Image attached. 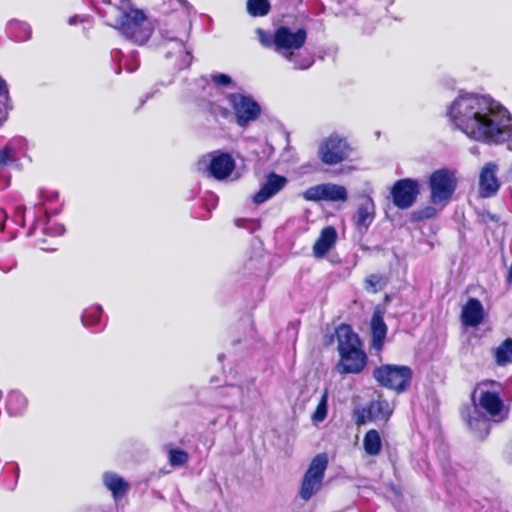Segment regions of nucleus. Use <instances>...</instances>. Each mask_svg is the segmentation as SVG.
Listing matches in <instances>:
<instances>
[{
    "mask_svg": "<svg viewBox=\"0 0 512 512\" xmlns=\"http://www.w3.org/2000/svg\"><path fill=\"white\" fill-rule=\"evenodd\" d=\"M447 115L456 129L476 142L499 145L512 138L511 113L488 95L460 93Z\"/></svg>",
    "mask_w": 512,
    "mask_h": 512,
    "instance_id": "f257e3e1",
    "label": "nucleus"
},
{
    "mask_svg": "<svg viewBox=\"0 0 512 512\" xmlns=\"http://www.w3.org/2000/svg\"><path fill=\"white\" fill-rule=\"evenodd\" d=\"M501 384L486 380L478 383L472 393L473 411L468 415V425L476 437L483 439L490 431V420L499 422L505 418L502 414L504 402L501 398Z\"/></svg>",
    "mask_w": 512,
    "mask_h": 512,
    "instance_id": "f03ea898",
    "label": "nucleus"
},
{
    "mask_svg": "<svg viewBox=\"0 0 512 512\" xmlns=\"http://www.w3.org/2000/svg\"><path fill=\"white\" fill-rule=\"evenodd\" d=\"M306 39L307 32L305 29L293 30L287 26H280L274 32V50L292 63L294 69H308L312 66L314 60L311 56L300 53Z\"/></svg>",
    "mask_w": 512,
    "mask_h": 512,
    "instance_id": "7ed1b4c3",
    "label": "nucleus"
},
{
    "mask_svg": "<svg viewBox=\"0 0 512 512\" xmlns=\"http://www.w3.org/2000/svg\"><path fill=\"white\" fill-rule=\"evenodd\" d=\"M340 362L337 369L341 374L360 373L367 361L366 354L361 349L359 337L349 325L342 324L336 330Z\"/></svg>",
    "mask_w": 512,
    "mask_h": 512,
    "instance_id": "20e7f679",
    "label": "nucleus"
},
{
    "mask_svg": "<svg viewBox=\"0 0 512 512\" xmlns=\"http://www.w3.org/2000/svg\"><path fill=\"white\" fill-rule=\"evenodd\" d=\"M111 26L120 30L127 39L139 45L144 44L152 33L144 12L139 9L132 8L124 12Z\"/></svg>",
    "mask_w": 512,
    "mask_h": 512,
    "instance_id": "39448f33",
    "label": "nucleus"
},
{
    "mask_svg": "<svg viewBox=\"0 0 512 512\" xmlns=\"http://www.w3.org/2000/svg\"><path fill=\"white\" fill-rule=\"evenodd\" d=\"M352 150L347 138L334 132L320 141L317 154L322 163L333 166L348 160Z\"/></svg>",
    "mask_w": 512,
    "mask_h": 512,
    "instance_id": "423d86ee",
    "label": "nucleus"
},
{
    "mask_svg": "<svg viewBox=\"0 0 512 512\" xmlns=\"http://www.w3.org/2000/svg\"><path fill=\"white\" fill-rule=\"evenodd\" d=\"M412 374V369L405 365L385 364L373 371L374 378L381 386L398 393L409 388Z\"/></svg>",
    "mask_w": 512,
    "mask_h": 512,
    "instance_id": "0eeeda50",
    "label": "nucleus"
},
{
    "mask_svg": "<svg viewBox=\"0 0 512 512\" xmlns=\"http://www.w3.org/2000/svg\"><path fill=\"white\" fill-rule=\"evenodd\" d=\"M59 195L56 191H48L41 190L39 193L40 202L37 207H40V210L44 212L45 216L43 218H38L34 221L32 227L29 229L27 235L32 236L38 226L41 227L43 234L49 235L52 237L61 236L65 232V228L63 225L55 222H51L48 219V214L50 212L57 213L58 209H51V205L58 202Z\"/></svg>",
    "mask_w": 512,
    "mask_h": 512,
    "instance_id": "6e6552de",
    "label": "nucleus"
},
{
    "mask_svg": "<svg viewBox=\"0 0 512 512\" xmlns=\"http://www.w3.org/2000/svg\"><path fill=\"white\" fill-rule=\"evenodd\" d=\"M327 465L328 458L326 454H318L312 459L304 474L299 492L303 500L308 501L320 490Z\"/></svg>",
    "mask_w": 512,
    "mask_h": 512,
    "instance_id": "1a4fd4ad",
    "label": "nucleus"
},
{
    "mask_svg": "<svg viewBox=\"0 0 512 512\" xmlns=\"http://www.w3.org/2000/svg\"><path fill=\"white\" fill-rule=\"evenodd\" d=\"M457 181L452 172L447 169H439L433 172L429 178L431 190L430 200L434 205L445 206L451 199Z\"/></svg>",
    "mask_w": 512,
    "mask_h": 512,
    "instance_id": "9d476101",
    "label": "nucleus"
},
{
    "mask_svg": "<svg viewBox=\"0 0 512 512\" xmlns=\"http://www.w3.org/2000/svg\"><path fill=\"white\" fill-rule=\"evenodd\" d=\"M226 99L233 110L236 123L241 127L255 121L261 113L260 105L249 95L230 93L226 95Z\"/></svg>",
    "mask_w": 512,
    "mask_h": 512,
    "instance_id": "9b49d317",
    "label": "nucleus"
},
{
    "mask_svg": "<svg viewBox=\"0 0 512 512\" xmlns=\"http://www.w3.org/2000/svg\"><path fill=\"white\" fill-rule=\"evenodd\" d=\"M419 194L420 184L418 180L412 178L397 180L390 189V198L393 205L401 210L412 207Z\"/></svg>",
    "mask_w": 512,
    "mask_h": 512,
    "instance_id": "f8f14e48",
    "label": "nucleus"
},
{
    "mask_svg": "<svg viewBox=\"0 0 512 512\" xmlns=\"http://www.w3.org/2000/svg\"><path fill=\"white\" fill-rule=\"evenodd\" d=\"M306 201H342L348 199V193L344 186L334 183H323L312 186L302 193Z\"/></svg>",
    "mask_w": 512,
    "mask_h": 512,
    "instance_id": "ddd939ff",
    "label": "nucleus"
},
{
    "mask_svg": "<svg viewBox=\"0 0 512 512\" xmlns=\"http://www.w3.org/2000/svg\"><path fill=\"white\" fill-rule=\"evenodd\" d=\"M392 409L390 404L383 399L371 401L366 407L354 411V419L357 425H363L367 422H386Z\"/></svg>",
    "mask_w": 512,
    "mask_h": 512,
    "instance_id": "4468645a",
    "label": "nucleus"
},
{
    "mask_svg": "<svg viewBox=\"0 0 512 512\" xmlns=\"http://www.w3.org/2000/svg\"><path fill=\"white\" fill-rule=\"evenodd\" d=\"M28 143L23 137L10 139L0 148V167L14 166L20 168V160L27 157Z\"/></svg>",
    "mask_w": 512,
    "mask_h": 512,
    "instance_id": "2eb2a0df",
    "label": "nucleus"
},
{
    "mask_svg": "<svg viewBox=\"0 0 512 512\" xmlns=\"http://www.w3.org/2000/svg\"><path fill=\"white\" fill-rule=\"evenodd\" d=\"M499 167L494 162H487L479 173V196L482 198H491L495 196L500 189V181L497 177Z\"/></svg>",
    "mask_w": 512,
    "mask_h": 512,
    "instance_id": "dca6fc26",
    "label": "nucleus"
},
{
    "mask_svg": "<svg viewBox=\"0 0 512 512\" xmlns=\"http://www.w3.org/2000/svg\"><path fill=\"white\" fill-rule=\"evenodd\" d=\"M288 184V179L285 176L279 175L275 172H270L266 175L265 181L260 186V189L253 196V201L256 204H262L281 190Z\"/></svg>",
    "mask_w": 512,
    "mask_h": 512,
    "instance_id": "f3484780",
    "label": "nucleus"
},
{
    "mask_svg": "<svg viewBox=\"0 0 512 512\" xmlns=\"http://www.w3.org/2000/svg\"><path fill=\"white\" fill-rule=\"evenodd\" d=\"M235 168V162L228 153L214 152L210 154L208 171L216 179L227 178Z\"/></svg>",
    "mask_w": 512,
    "mask_h": 512,
    "instance_id": "a211bd4d",
    "label": "nucleus"
},
{
    "mask_svg": "<svg viewBox=\"0 0 512 512\" xmlns=\"http://www.w3.org/2000/svg\"><path fill=\"white\" fill-rule=\"evenodd\" d=\"M375 218V203L370 196L361 197L352 220L360 232H366Z\"/></svg>",
    "mask_w": 512,
    "mask_h": 512,
    "instance_id": "6ab92c4d",
    "label": "nucleus"
},
{
    "mask_svg": "<svg viewBox=\"0 0 512 512\" xmlns=\"http://www.w3.org/2000/svg\"><path fill=\"white\" fill-rule=\"evenodd\" d=\"M485 312L482 303L476 298H470L462 307L461 321L466 327H477L484 320Z\"/></svg>",
    "mask_w": 512,
    "mask_h": 512,
    "instance_id": "aec40b11",
    "label": "nucleus"
},
{
    "mask_svg": "<svg viewBox=\"0 0 512 512\" xmlns=\"http://www.w3.org/2000/svg\"><path fill=\"white\" fill-rule=\"evenodd\" d=\"M28 407L26 396L19 390H10L5 398V410L10 417L22 416Z\"/></svg>",
    "mask_w": 512,
    "mask_h": 512,
    "instance_id": "412c9836",
    "label": "nucleus"
},
{
    "mask_svg": "<svg viewBox=\"0 0 512 512\" xmlns=\"http://www.w3.org/2000/svg\"><path fill=\"white\" fill-rule=\"evenodd\" d=\"M102 481L107 490L112 493L114 500L121 499L130 488L129 483L114 472H105Z\"/></svg>",
    "mask_w": 512,
    "mask_h": 512,
    "instance_id": "4be33fe9",
    "label": "nucleus"
},
{
    "mask_svg": "<svg viewBox=\"0 0 512 512\" xmlns=\"http://www.w3.org/2000/svg\"><path fill=\"white\" fill-rule=\"evenodd\" d=\"M337 240L336 229L332 226L325 227L313 246L315 257L322 258L335 245Z\"/></svg>",
    "mask_w": 512,
    "mask_h": 512,
    "instance_id": "5701e85b",
    "label": "nucleus"
},
{
    "mask_svg": "<svg viewBox=\"0 0 512 512\" xmlns=\"http://www.w3.org/2000/svg\"><path fill=\"white\" fill-rule=\"evenodd\" d=\"M371 333H372V347L380 351L383 348L386 335L387 326L384 322L383 316L376 312L373 314L371 319Z\"/></svg>",
    "mask_w": 512,
    "mask_h": 512,
    "instance_id": "b1692460",
    "label": "nucleus"
},
{
    "mask_svg": "<svg viewBox=\"0 0 512 512\" xmlns=\"http://www.w3.org/2000/svg\"><path fill=\"white\" fill-rule=\"evenodd\" d=\"M494 358L498 366H506L512 363V338H506L494 349Z\"/></svg>",
    "mask_w": 512,
    "mask_h": 512,
    "instance_id": "393cba45",
    "label": "nucleus"
},
{
    "mask_svg": "<svg viewBox=\"0 0 512 512\" xmlns=\"http://www.w3.org/2000/svg\"><path fill=\"white\" fill-rule=\"evenodd\" d=\"M365 452L370 456H376L380 453L382 442L380 434L377 430H369L363 439Z\"/></svg>",
    "mask_w": 512,
    "mask_h": 512,
    "instance_id": "a878e982",
    "label": "nucleus"
},
{
    "mask_svg": "<svg viewBox=\"0 0 512 512\" xmlns=\"http://www.w3.org/2000/svg\"><path fill=\"white\" fill-rule=\"evenodd\" d=\"M9 33L15 38L17 41H26L31 37V27L26 22H21L18 20H12L8 23Z\"/></svg>",
    "mask_w": 512,
    "mask_h": 512,
    "instance_id": "bb28decb",
    "label": "nucleus"
},
{
    "mask_svg": "<svg viewBox=\"0 0 512 512\" xmlns=\"http://www.w3.org/2000/svg\"><path fill=\"white\" fill-rule=\"evenodd\" d=\"M102 314V307L100 305H93L84 310L81 322L86 327H96L100 324Z\"/></svg>",
    "mask_w": 512,
    "mask_h": 512,
    "instance_id": "cd10ccee",
    "label": "nucleus"
},
{
    "mask_svg": "<svg viewBox=\"0 0 512 512\" xmlns=\"http://www.w3.org/2000/svg\"><path fill=\"white\" fill-rule=\"evenodd\" d=\"M328 397L329 391L328 388H325L311 416V420L314 424H319L326 419L328 413Z\"/></svg>",
    "mask_w": 512,
    "mask_h": 512,
    "instance_id": "c85d7f7f",
    "label": "nucleus"
},
{
    "mask_svg": "<svg viewBox=\"0 0 512 512\" xmlns=\"http://www.w3.org/2000/svg\"><path fill=\"white\" fill-rule=\"evenodd\" d=\"M247 12L253 17H262L269 13L271 5L269 0H247Z\"/></svg>",
    "mask_w": 512,
    "mask_h": 512,
    "instance_id": "c756f323",
    "label": "nucleus"
},
{
    "mask_svg": "<svg viewBox=\"0 0 512 512\" xmlns=\"http://www.w3.org/2000/svg\"><path fill=\"white\" fill-rule=\"evenodd\" d=\"M9 108V96L6 82L0 77V126L7 119Z\"/></svg>",
    "mask_w": 512,
    "mask_h": 512,
    "instance_id": "7c9ffc66",
    "label": "nucleus"
},
{
    "mask_svg": "<svg viewBox=\"0 0 512 512\" xmlns=\"http://www.w3.org/2000/svg\"><path fill=\"white\" fill-rule=\"evenodd\" d=\"M169 463L173 467H179L186 464L189 460V454L181 449H169Z\"/></svg>",
    "mask_w": 512,
    "mask_h": 512,
    "instance_id": "2f4dec72",
    "label": "nucleus"
},
{
    "mask_svg": "<svg viewBox=\"0 0 512 512\" xmlns=\"http://www.w3.org/2000/svg\"><path fill=\"white\" fill-rule=\"evenodd\" d=\"M173 46L177 50L178 53L183 54V63L180 65V68L188 67L191 64L192 56L190 52L186 50V46L182 41L171 40Z\"/></svg>",
    "mask_w": 512,
    "mask_h": 512,
    "instance_id": "473e14b6",
    "label": "nucleus"
},
{
    "mask_svg": "<svg viewBox=\"0 0 512 512\" xmlns=\"http://www.w3.org/2000/svg\"><path fill=\"white\" fill-rule=\"evenodd\" d=\"M211 80L216 86L219 87H235L232 78L224 73H214L210 75Z\"/></svg>",
    "mask_w": 512,
    "mask_h": 512,
    "instance_id": "72a5a7b5",
    "label": "nucleus"
},
{
    "mask_svg": "<svg viewBox=\"0 0 512 512\" xmlns=\"http://www.w3.org/2000/svg\"><path fill=\"white\" fill-rule=\"evenodd\" d=\"M365 287L368 291L377 292L382 287V277L375 274L368 276L365 280Z\"/></svg>",
    "mask_w": 512,
    "mask_h": 512,
    "instance_id": "f704fd0d",
    "label": "nucleus"
},
{
    "mask_svg": "<svg viewBox=\"0 0 512 512\" xmlns=\"http://www.w3.org/2000/svg\"><path fill=\"white\" fill-rule=\"evenodd\" d=\"M209 112L214 117H220L223 119H226L230 116V111L227 108H225L219 104H216V103L209 104Z\"/></svg>",
    "mask_w": 512,
    "mask_h": 512,
    "instance_id": "c9c22d12",
    "label": "nucleus"
},
{
    "mask_svg": "<svg viewBox=\"0 0 512 512\" xmlns=\"http://www.w3.org/2000/svg\"><path fill=\"white\" fill-rule=\"evenodd\" d=\"M257 34L259 36V41L263 46L274 48V34L270 35L262 29H258Z\"/></svg>",
    "mask_w": 512,
    "mask_h": 512,
    "instance_id": "e433bc0d",
    "label": "nucleus"
},
{
    "mask_svg": "<svg viewBox=\"0 0 512 512\" xmlns=\"http://www.w3.org/2000/svg\"><path fill=\"white\" fill-rule=\"evenodd\" d=\"M235 224L237 227L246 228V229L250 230L251 232L254 231L257 227V223L254 220L244 219V218L236 219Z\"/></svg>",
    "mask_w": 512,
    "mask_h": 512,
    "instance_id": "4c0bfd02",
    "label": "nucleus"
},
{
    "mask_svg": "<svg viewBox=\"0 0 512 512\" xmlns=\"http://www.w3.org/2000/svg\"><path fill=\"white\" fill-rule=\"evenodd\" d=\"M10 185V175L6 167H0V190L6 189Z\"/></svg>",
    "mask_w": 512,
    "mask_h": 512,
    "instance_id": "58836bf2",
    "label": "nucleus"
},
{
    "mask_svg": "<svg viewBox=\"0 0 512 512\" xmlns=\"http://www.w3.org/2000/svg\"><path fill=\"white\" fill-rule=\"evenodd\" d=\"M14 222L21 227H24L25 225V207L19 206L15 210L14 214Z\"/></svg>",
    "mask_w": 512,
    "mask_h": 512,
    "instance_id": "ea45409f",
    "label": "nucleus"
},
{
    "mask_svg": "<svg viewBox=\"0 0 512 512\" xmlns=\"http://www.w3.org/2000/svg\"><path fill=\"white\" fill-rule=\"evenodd\" d=\"M436 214V209L432 206H427L426 208L417 212L418 219H428L433 217Z\"/></svg>",
    "mask_w": 512,
    "mask_h": 512,
    "instance_id": "a19ab883",
    "label": "nucleus"
},
{
    "mask_svg": "<svg viewBox=\"0 0 512 512\" xmlns=\"http://www.w3.org/2000/svg\"><path fill=\"white\" fill-rule=\"evenodd\" d=\"M226 394L227 395H231V396L239 397L240 394H241V390H240V388H238L236 386H228L226 388Z\"/></svg>",
    "mask_w": 512,
    "mask_h": 512,
    "instance_id": "79ce46f5",
    "label": "nucleus"
},
{
    "mask_svg": "<svg viewBox=\"0 0 512 512\" xmlns=\"http://www.w3.org/2000/svg\"><path fill=\"white\" fill-rule=\"evenodd\" d=\"M131 57L133 58V60L135 62V65L134 66H130V64L128 62H126L125 63V67H126L127 71L134 72L138 68L139 63H138V60L136 58V55L133 54Z\"/></svg>",
    "mask_w": 512,
    "mask_h": 512,
    "instance_id": "37998d69",
    "label": "nucleus"
},
{
    "mask_svg": "<svg viewBox=\"0 0 512 512\" xmlns=\"http://www.w3.org/2000/svg\"><path fill=\"white\" fill-rule=\"evenodd\" d=\"M83 21H84V19H83V18H81V17H80V16H78V15H74V16H72V17H70V18L68 19V24H69V25H76V24H78V23H80V22H83Z\"/></svg>",
    "mask_w": 512,
    "mask_h": 512,
    "instance_id": "c03bdc74",
    "label": "nucleus"
},
{
    "mask_svg": "<svg viewBox=\"0 0 512 512\" xmlns=\"http://www.w3.org/2000/svg\"><path fill=\"white\" fill-rule=\"evenodd\" d=\"M0 230L4 229V223L7 220V214L5 211L0 210Z\"/></svg>",
    "mask_w": 512,
    "mask_h": 512,
    "instance_id": "a18cd8bd",
    "label": "nucleus"
},
{
    "mask_svg": "<svg viewBox=\"0 0 512 512\" xmlns=\"http://www.w3.org/2000/svg\"><path fill=\"white\" fill-rule=\"evenodd\" d=\"M151 97H152V94L148 93V94L145 96V98H143V99H141V100H140V106L144 105V103H145L149 98H151Z\"/></svg>",
    "mask_w": 512,
    "mask_h": 512,
    "instance_id": "49530a36",
    "label": "nucleus"
},
{
    "mask_svg": "<svg viewBox=\"0 0 512 512\" xmlns=\"http://www.w3.org/2000/svg\"><path fill=\"white\" fill-rule=\"evenodd\" d=\"M179 4L185 8H188V3L186 0H177Z\"/></svg>",
    "mask_w": 512,
    "mask_h": 512,
    "instance_id": "de8ad7c7",
    "label": "nucleus"
},
{
    "mask_svg": "<svg viewBox=\"0 0 512 512\" xmlns=\"http://www.w3.org/2000/svg\"><path fill=\"white\" fill-rule=\"evenodd\" d=\"M40 248L42 250H45V251H54V250H56L55 248H50V247H45V246H41Z\"/></svg>",
    "mask_w": 512,
    "mask_h": 512,
    "instance_id": "09e8293b",
    "label": "nucleus"
},
{
    "mask_svg": "<svg viewBox=\"0 0 512 512\" xmlns=\"http://www.w3.org/2000/svg\"><path fill=\"white\" fill-rule=\"evenodd\" d=\"M121 55H122V53L120 51H116V52H114L113 57L118 58V56H121Z\"/></svg>",
    "mask_w": 512,
    "mask_h": 512,
    "instance_id": "8fccbe9b",
    "label": "nucleus"
},
{
    "mask_svg": "<svg viewBox=\"0 0 512 512\" xmlns=\"http://www.w3.org/2000/svg\"><path fill=\"white\" fill-rule=\"evenodd\" d=\"M45 243V240L44 239H41L38 241V244L41 245V244H44Z\"/></svg>",
    "mask_w": 512,
    "mask_h": 512,
    "instance_id": "3c124183",
    "label": "nucleus"
},
{
    "mask_svg": "<svg viewBox=\"0 0 512 512\" xmlns=\"http://www.w3.org/2000/svg\"><path fill=\"white\" fill-rule=\"evenodd\" d=\"M223 357H224V355H223V354H220V355L218 356V358H219V360H220V361H222Z\"/></svg>",
    "mask_w": 512,
    "mask_h": 512,
    "instance_id": "603ef678",
    "label": "nucleus"
}]
</instances>
